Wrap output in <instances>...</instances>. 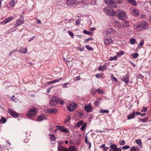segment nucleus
<instances>
[{"instance_id": "nucleus-56", "label": "nucleus", "mask_w": 151, "mask_h": 151, "mask_svg": "<svg viewBox=\"0 0 151 151\" xmlns=\"http://www.w3.org/2000/svg\"><path fill=\"white\" fill-rule=\"evenodd\" d=\"M80 19H78L76 20V23L77 25H78L80 24Z\"/></svg>"}, {"instance_id": "nucleus-39", "label": "nucleus", "mask_w": 151, "mask_h": 151, "mask_svg": "<svg viewBox=\"0 0 151 151\" xmlns=\"http://www.w3.org/2000/svg\"><path fill=\"white\" fill-rule=\"evenodd\" d=\"M99 112L101 113H109V111L108 110H103L102 109H100Z\"/></svg>"}, {"instance_id": "nucleus-13", "label": "nucleus", "mask_w": 151, "mask_h": 151, "mask_svg": "<svg viewBox=\"0 0 151 151\" xmlns=\"http://www.w3.org/2000/svg\"><path fill=\"white\" fill-rule=\"evenodd\" d=\"M83 115V111H76L75 114V116L77 118H79Z\"/></svg>"}, {"instance_id": "nucleus-3", "label": "nucleus", "mask_w": 151, "mask_h": 151, "mask_svg": "<svg viewBox=\"0 0 151 151\" xmlns=\"http://www.w3.org/2000/svg\"><path fill=\"white\" fill-rule=\"evenodd\" d=\"M60 98L56 96H52L50 99L49 104L51 106H54L58 104L59 102Z\"/></svg>"}, {"instance_id": "nucleus-55", "label": "nucleus", "mask_w": 151, "mask_h": 151, "mask_svg": "<svg viewBox=\"0 0 151 151\" xmlns=\"http://www.w3.org/2000/svg\"><path fill=\"white\" fill-rule=\"evenodd\" d=\"M59 103L61 105H63L64 104V101L60 99Z\"/></svg>"}, {"instance_id": "nucleus-17", "label": "nucleus", "mask_w": 151, "mask_h": 151, "mask_svg": "<svg viewBox=\"0 0 151 151\" xmlns=\"http://www.w3.org/2000/svg\"><path fill=\"white\" fill-rule=\"evenodd\" d=\"M47 119V117L45 115H41L38 116L37 119V120L38 121H41L43 120Z\"/></svg>"}, {"instance_id": "nucleus-62", "label": "nucleus", "mask_w": 151, "mask_h": 151, "mask_svg": "<svg viewBox=\"0 0 151 151\" xmlns=\"http://www.w3.org/2000/svg\"><path fill=\"white\" fill-rule=\"evenodd\" d=\"M15 51V50H13L12 51L10 52L8 55V56L9 57H10V56H11L12 55V54L13 53V52Z\"/></svg>"}, {"instance_id": "nucleus-11", "label": "nucleus", "mask_w": 151, "mask_h": 151, "mask_svg": "<svg viewBox=\"0 0 151 151\" xmlns=\"http://www.w3.org/2000/svg\"><path fill=\"white\" fill-rule=\"evenodd\" d=\"M78 2L76 0H66V5L68 6H70L73 4H77Z\"/></svg>"}, {"instance_id": "nucleus-2", "label": "nucleus", "mask_w": 151, "mask_h": 151, "mask_svg": "<svg viewBox=\"0 0 151 151\" xmlns=\"http://www.w3.org/2000/svg\"><path fill=\"white\" fill-rule=\"evenodd\" d=\"M112 16L116 15L119 19H124L126 17L125 12L122 10H118L116 12H112Z\"/></svg>"}, {"instance_id": "nucleus-63", "label": "nucleus", "mask_w": 151, "mask_h": 151, "mask_svg": "<svg viewBox=\"0 0 151 151\" xmlns=\"http://www.w3.org/2000/svg\"><path fill=\"white\" fill-rule=\"evenodd\" d=\"M35 19L38 24H41V23L40 20L36 18Z\"/></svg>"}, {"instance_id": "nucleus-33", "label": "nucleus", "mask_w": 151, "mask_h": 151, "mask_svg": "<svg viewBox=\"0 0 151 151\" xmlns=\"http://www.w3.org/2000/svg\"><path fill=\"white\" fill-rule=\"evenodd\" d=\"M15 5V2L14 0H12L11 1L9 2V5L12 7H13Z\"/></svg>"}, {"instance_id": "nucleus-32", "label": "nucleus", "mask_w": 151, "mask_h": 151, "mask_svg": "<svg viewBox=\"0 0 151 151\" xmlns=\"http://www.w3.org/2000/svg\"><path fill=\"white\" fill-rule=\"evenodd\" d=\"M49 135L50 136V140L51 142L54 141H55V137L54 135L49 134Z\"/></svg>"}, {"instance_id": "nucleus-42", "label": "nucleus", "mask_w": 151, "mask_h": 151, "mask_svg": "<svg viewBox=\"0 0 151 151\" xmlns=\"http://www.w3.org/2000/svg\"><path fill=\"white\" fill-rule=\"evenodd\" d=\"M63 88H68L69 86H68V85H69L68 83H66L63 84Z\"/></svg>"}, {"instance_id": "nucleus-44", "label": "nucleus", "mask_w": 151, "mask_h": 151, "mask_svg": "<svg viewBox=\"0 0 151 151\" xmlns=\"http://www.w3.org/2000/svg\"><path fill=\"white\" fill-rule=\"evenodd\" d=\"M124 54V52H123L122 51H119V52H117L116 53V54L118 56H119V55H123Z\"/></svg>"}, {"instance_id": "nucleus-37", "label": "nucleus", "mask_w": 151, "mask_h": 151, "mask_svg": "<svg viewBox=\"0 0 151 151\" xmlns=\"http://www.w3.org/2000/svg\"><path fill=\"white\" fill-rule=\"evenodd\" d=\"M131 55L135 59L138 57V54L137 53H134L131 54Z\"/></svg>"}, {"instance_id": "nucleus-10", "label": "nucleus", "mask_w": 151, "mask_h": 151, "mask_svg": "<svg viewBox=\"0 0 151 151\" xmlns=\"http://www.w3.org/2000/svg\"><path fill=\"white\" fill-rule=\"evenodd\" d=\"M14 19V17H9L8 18L5 19L3 21L1 22V24L2 25H4Z\"/></svg>"}, {"instance_id": "nucleus-23", "label": "nucleus", "mask_w": 151, "mask_h": 151, "mask_svg": "<svg viewBox=\"0 0 151 151\" xmlns=\"http://www.w3.org/2000/svg\"><path fill=\"white\" fill-rule=\"evenodd\" d=\"M129 26V22L126 21H124L123 24L122 25V26L123 27H128Z\"/></svg>"}, {"instance_id": "nucleus-43", "label": "nucleus", "mask_w": 151, "mask_h": 151, "mask_svg": "<svg viewBox=\"0 0 151 151\" xmlns=\"http://www.w3.org/2000/svg\"><path fill=\"white\" fill-rule=\"evenodd\" d=\"M62 79H63L62 78H59L57 79H55V80H53L54 83H55L57 82H58L59 81H60L62 80Z\"/></svg>"}, {"instance_id": "nucleus-22", "label": "nucleus", "mask_w": 151, "mask_h": 151, "mask_svg": "<svg viewBox=\"0 0 151 151\" xmlns=\"http://www.w3.org/2000/svg\"><path fill=\"white\" fill-rule=\"evenodd\" d=\"M112 42L113 40L110 38L106 39L104 41V44L106 45H107L108 44L111 43Z\"/></svg>"}, {"instance_id": "nucleus-45", "label": "nucleus", "mask_w": 151, "mask_h": 151, "mask_svg": "<svg viewBox=\"0 0 151 151\" xmlns=\"http://www.w3.org/2000/svg\"><path fill=\"white\" fill-rule=\"evenodd\" d=\"M148 119V118L145 117L143 119H140V120L143 122H145L147 121Z\"/></svg>"}, {"instance_id": "nucleus-5", "label": "nucleus", "mask_w": 151, "mask_h": 151, "mask_svg": "<svg viewBox=\"0 0 151 151\" xmlns=\"http://www.w3.org/2000/svg\"><path fill=\"white\" fill-rule=\"evenodd\" d=\"M105 3L108 6L111 7L113 8H116L117 7L116 4L114 1L112 0H104Z\"/></svg>"}, {"instance_id": "nucleus-40", "label": "nucleus", "mask_w": 151, "mask_h": 151, "mask_svg": "<svg viewBox=\"0 0 151 151\" xmlns=\"http://www.w3.org/2000/svg\"><path fill=\"white\" fill-rule=\"evenodd\" d=\"M117 57L116 56H115L114 57H111L109 58V60L110 61L114 60H116L117 59Z\"/></svg>"}, {"instance_id": "nucleus-24", "label": "nucleus", "mask_w": 151, "mask_h": 151, "mask_svg": "<svg viewBox=\"0 0 151 151\" xmlns=\"http://www.w3.org/2000/svg\"><path fill=\"white\" fill-rule=\"evenodd\" d=\"M27 47L24 48L23 47H21L19 50V51L21 53H26L27 52Z\"/></svg>"}, {"instance_id": "nucleus-38", "label": "nucleus", "mask_w": 151, "mask_h": 151, "mask_svg": "<svg viewBox=\"0 0 151 151\" xmlns=\"http://www.w3.org/2000/svg\"><path fill=\"white\" fill-rule=\"evenodd\" d=\"M90 0H82L81 2L82 3H83L84 4H88L90 2L89 1Z\"/></svg>"}, {"instance_id": "nucleus-48", "label": "nucleus", "mask_w": 151, "mask_h": 151, "mask_svg": "<svg viewBox=\"0 0 151 151\" xmlns=\"http://www.w3.org/2000/svg\"><path fill=\"white\" fill-rule=\"evenodd\" d=\"M95 77L97 78H100L101 77L103 78V77L101 75V73H98L97 74L95 75Z\"/></svg>"}, {"instance_id": "nucleus-15", "label": "nucleus", "mask_w": 151, "mask_h": 151, "mask_svg": "<svg viewBox=\"0 0 151 151\" xmlns=\"http://www.w3.org/2000/svg\"><path fill=\"white\" fill-rule=\"evenodd\" d=\"M60 142H58V151H68V148L66 147L60 146Z\"/></svg>"}, {"instance_id": "nucleus-30", "label": "nucleus", "mask_w": 151, "mask_h": 151, "mask_svg": "<svg viewBox=\"0 0 151 151\" xmlns=\"http://www.w3.org/2000/svg\"><path fill=\"white\" fill-rule=\"evenodd\" d=\"M128 2L129 3H131V4L134 6H136L137 5L136 4V1L135 0H127Z\"/></svg>"}, {"instance_id": "nucleus-25", "label": "nucleus", "mask_w": 151, "mask_h": 151, "mask_svg": "<svg viewBox=\"0 0 151 151\" xmlns=\"http://www.w3.org/2000/svg\"><path fill=\"white\" fill-rule=\"evenodd\" d=\"M135 142L138 145L140 148H142V143L141 139H138L135 140Z\"/></svg>"}, {"instance_id": "nucleus-51", "label": "nucleus", "mask_w": 151, "mask_h": 151, "mask_svg": "<svg viewBox=\"0 0 151 151\" xmlns=\"http://www.w3.org/2000/svg\"><path fill=\"white\" fill-rule=\"evenodd\" d=\"M68 33L69 35L71 37H72L73 38L74 37V35L73 33L71 32L70 30H69L68 31Z\"/></svg>"}, {"instance_id": "nucleus-26", "label": "nucleus", "mask_w": 151, "mask_h": 151, "mask_svg": "<svg viewBox=\"0 0 151 151\" xmlns=\"http://www.w3.org/2000/svg\"><path fill=\"white\" fill-rule=\"evenodd\" d=\"M77 149L74 146L71 145L70 146L68 147V150L69 151H77Z\"/></svg>"}, {"instance_id": "nucleus-57", "label": "nucleus", "mask_w": 151, "mask_h": 151, "mask_svg": "<svg viewBox=\"0 0 151 151\" xmlns=\"http://www.w3.org/2000/svg\"><path fill=\"white\" fill-rule=\"evenodd\" d=\"M125 143V141L124 140H122L119 142V144L121 145H123Z\"/></svg>"}, {"instance_id": "nucleus-47", "label": "nucleus", "mask_w": 151, "mask_h": 151, "mask_svg": "<svg viewBox=\"0 0 151 151\" xmlns=\"http://www.w3.org/2000/svg\"><path fill=\"white\" fill-rule=\"evenodd\" d=\"M70 119V115H68L67 116V117L65 119V122H68Z\"/></svg>"}, {"instance_id": "nucleus-34", "label": "nucleus", "mask_w": 151, "mask_h": 151, "mask_svg": "<svg viewBox=\"0 0 151 151\" xmlns=\"http://www.w3.org/2000/svg\"><path fill=\"white\" fill-rule=\"evenodd\" d=\"M96 92H97L99 94H103L104 93V91L100 88H97L96 90V91L94 92V93H95Z\"/></svg>"}, {"instance_id": "nucleus-20", "label": "nucleus", "mask_w": 151, "mask_h": 151, "mask_svg": "<svg viewBox=\"0 0 151 151\" xmlns=\"http://www.w3.org/2000/svg\"><path fill=\"white\" fill-rule=\"evenodd\" d=\"M122 81H124L126 84L129 82V77L127 75H125V76L122 79Z\"/></svg>"}, {"instance_id": "nucleus-50", "label": "nucleus", "mask_w": 151, "mask_h": 151, "mask_svg": "<svg viewBox=\"0 0 151 151\" xmlns=\"http://www.w3.org/2000/svg\"><path fill=\"white\" fill-rule=\"evenodd\" d=\"M86 47L87 49L90 50H93V49L92 47H90L88 45H86Z\"/></svg>"}, {"instance_id": "nucleus-54", "label": "nucleus", "mask_w": 151, "mask_h": 151, "mask_svg": "<svg viewBox=\"0 0 151 151\" xmlns=\"http://www.w3.org/2000/svg\"><path fill=\"white\" fill-rule=\"evenodd\" d=\"M147 107H145L143 108L141 110V111L142 112H145L147 110Z\"/></svg>"}, {"instance_id": "nucleus-8", "label": "nucleus", "mask_w": 151, "mask_h": 151, "mask_svg": "<svg viewBox=\"0 0 151 151\" xmlns=\"http://www.w3.org/2000/svg\"><path fill=\"white\" fill-rule=\"evenodd\" d=\"M84 109L87 112H90L93 111V109L91 104L90 103L84 106Z\"/></svg>"}, {"instance_id": "nucleus-1", "label": "nucleus", "mask_w": 151, "mask_h": 151, "mask_svg": "<svg viewBox=\"0 0 151 151\" xmlns=\"http://www.w3.org/2000/svg\"><path fill=\"white\" fill-rule=\"evenodd\" d=\"M148 25L147 23L145 21L138 22L133 26L134 29L138 31L145 30L148 28Z\"/></svg>"}, {"instance_id": "nucleus-18", "label": "nucleus", "mask_w": 151, "mask_h": 151, "mask_svg": "<svg viewBox=\"0 0 151 151\" xmlns=\"http://www.w3.org/2000/svg\"><path fill=\"white\" fill-rule=\"evenodd\" d=\"M110 149L109 151H115L116 149H117V145L114 144L111 145L110 146Z\"/></svg>"}, {"instance_id": "nucleus-27", "label": "nucleus", "mask_w": 151, "mask_h": 151, "mask_svg": "<svg viewBox=\"0 0 151 151\" xmlns=\"http://www.w3.org/2000/svg\"><path fill=\"white\" fill-rule=\"evenodd\" d=\"M85 143L89 145V148L90 149L91 146V143L90 142L88 139L87 136L86 135L85 136Z\"/></svg>"}, {"instance_id": "nucleus-58", "label": "nucleus", "mask_w": 151, "mask_h": 151, "mask_svg": "<svg viewBox=\"0 0 151 151\" xmlns=\"http://www.w3.org/2000/svg\"><path fill=\"white\" fill-rule=\"evenodd\" d=\"M35 36H32L28 40V42H30L32 40L35 38Z\"/></svg>"}, {"instance_id": "nucleus-31", "label": "nucleus", "mask_w": 151, "mask_h": 151, "mask_svg": "<svg viewBox=\"0 0 151 151\" xmlns=\"http://www.w3.org/2000/svg\"><path fill=\"white\" fill-rule=\"evenodd\" d=\"M102 100L101 98H99L97 99L95 102V105L98 106V105L100 103V101Z\"/></svg>"}, {"instance_id": "nucleus-59", "label": "nucleus", "mask_w": 151, "mask_h": 151, "mask_svg": "<svg viewBox=\"0 0 151 151\" xmlns=\"http://www.w3.org/2000/svg\"><path fill=\"white\" fill-rule=\"evenodd\" d=\"M130 147V146L129 145H126L122 147V149H128Z\"/></svg>"}, {"instance_id": "nucleus-21", "label": "nucleus", "mask_w": 151, "mask_h": 151, "mask_svg": "<svg viewBox=\"0 0 151 151\" xmlns=\"http://www.w3.org/2000/svg\"><path fill=\"white\" fill-rule=\"evenodd\" d=\"M107 68V65L104 64L102 66H99L98 70L99 71H104Z\"/></svg>"}, {"instance_id": "nucleus-7", "label": "nucleus", "mask_w": 151, "mask_h": 151, "mask_svg": "<svg viewBox=\"0 0 151 151\" xmlns=\"http://www.w3.org/2000/svg\"><path fill=\"white\" fill-rule=\"evenodd\" d=\"M77 107L76 103H70L67 107V109L70 111H74Z\"/></svg>"}, {"instance_id": "nucleus-46", "label": "nucleus", "mask_w": 151, "mask_h": 151, "mask_svg": "<svg viewBox=\"0 0 151 151\" xmlns=\"http://www.w3.org/2000/svg\"><path fill=\"white\" fill-rule=\"evenodd\" d=\"M54 86H52L48 88L47 89L46 93H49L50 92L52 88H54Z\"/></svg>"}, {"instance_id": "nucleus-53", "label": "nucleus", "mask_w": 151, "mask_h": 151, "mask_svg": "<svg viewBox=\"0 0 151 151\" xmlns=\"http://www.w3.org/2000/svg\"><path fill=\"white\" fill-rule=\"evenodd\" d=\"M131 151H139V150H137L134 147H132L130 149Z\"/></svg>"}, {"instance_id": "nucleus-29", "label": "nucleus", "mask_w": 151, "mask_h": 151, "mask_svg": "<svg viewBox=\"0 0 151 151\" xmlns=\"http://www.w3.org/2000/svg\"><path fill=\"white\" fill-rule=\"evenodd\" d=\"M104 11L107 14H108L109 15H112V14H113L112 12H114V11L113 9H112V13H111V12L109 10V9H104Z\"/></svg>"}, {"instance_id": "nucleus-6", "label": "nucleus", "mask_w": 151, "mask_h": 151, "mask_svg": "<svg viewBox=\"0 0 151 151\" xmlns=\"http://www.w3.org/2000/svg\"><path fill=\"white\" fill-rule=\"evenodd\" d=\"M36 114V111L35 109H30L27 111V115L28 117L30 118L35 116Z\"/></svg>"}, {"instance_id": "nucleus-12", "label": "nucleus", "mask_w": 151, "mask_h": 151, "mask_svg": "<svg viewBox=\"0 0 151 151\" xmlns=\"http://www.w3.org/2000/svg\"><path fill=\"white\" fill-rule=\"evenodd\" d=\"M8 112L12 116L14 117L19 116V114L11 109L8 110Z\"/></svg>"}, {"instance_id": "nucleus-52", "label": "nucleus", "mask_w": 151, "mask_h": 151, "mask_svg": "<svg viewBox=\"0 0 151 151\" xmlns=\"http://www.w3.org/2000/svg\"><path fill=\"white\" fill-rule=\"evenodd\" d=\"M144 43V41L143 40H141L139 42L138 45V47L142 46L143 45Z\"/></svg>"}, {"instance_id": "nucleus-28", "label": "nucleus", "mask_w": 151, "mask_h": 151, "mask_svg": "<svg viewBox=\"0 0 151 151\" xmlns=\"http://www.w3.org/2000/svg\"><path fill=\"white\" fill-rule=\"evenodd\" d=\"M83 121L82 120H80L75 125V126L76 127H79L83 124Z\"/></svg>"}, {"instance_id": "nucleus-60", "label": "nucleus", "mask_w": 151, "mask_h": 151, "mask_svg": "<svg viewBox=\"0 0 151 151\" xmlns=\"http://www.w3.org/2000/svg\"><path fill=\"white\" fill-rule=\"evenodd\" d=\"M16 30V29H14L13 28L10 29L9 30V32H12L15 31Z\"/></svg>"}, {"instance_id": "nucleus-4", "label": "nucleus", "mask_w": 151, "mask_h": 151, "mask_svg": "<svg viewBox=\"0 0 151 151\" xmlns=\"http://www.w3.org/2000/svg\"><path fill=\"white\" fill-rule=\"evenodd\" d=\"M24 20L23 16L21 15L19 19H17L16 21V23L14 24V27L15 28L19 25L24 24Z\"/></svg>"}, {"instance_id": "nucleus-36", "label": "nucleus", "mask_w": 151, "mask_h": 151, "mask_svg": "<svg viewBox=\"0 0 151 151\" xmlns=\"http://www.w3.org/2000/svg\"><path fill=\"white\" fill-rule=\"evenodd\" d=\"M130 43L132 45H134L136 42V40L134 38H131L129 40Z\"/></svg>"}, {"instance_id": "nucleus-49", "label": "nucleus", "mask_w": 151, "mask_h": 151, "mask_svg": "<svg viewBox=\"0 0 151 151\" xmlns=\"http://www.w3.org/2000/svg\"><path fill=\"white\" fill-rule=\"evenodd\" d=\"M111 78L113 79V80L115 82H117L118 81L117 79L112 74H111Z\"/></svg>"}, {"instance_id": "nucleus-14", "label": "nucleus", "mask_w": 151, "mask_h": 151, "mask_svg": "<svg viewBox=\"0 0 151 151\" xmlns=\"http://www.w3.org/2000/svg\"><path fill=\"white\" fill-rule=\"evenodd\" d=\"M131 13L133 16H138L139 15V11L135 8L132 9H131Z\"/></svg>"}, {"instance_id": "nucleus-9", "label": "nucleus", "mask_w": 151, "mask_h": 151, "mask_svg": "<svg viewBox=\"0 0 151 151\" xmlns=\"http://www.w3.org/2000/svg\"><path fill=\"white\" fill-rule=\"evenodd\" d=\"M56 128L57 129L59 130L62 132L67 133H69L68 130L67 129L63 127L60 126H56Z\"/></svg>"}, {"instance_id": "nucleus-64", "label": "nucleus", "mask_w": 151, "mask_h": 151, "mask_svg": "<svg viewBox=\"0 0 151 151\" xmlns=\"http://www.w3.org/2000/svg\"><path fill=\"white\" fill-rule=\"evenodd\" d=\"M140 17L141 18H143V19H145V14H142L141 15Z\"/></svg>"}, {"instance_id": "nucleus-16", "label": "nucleus", "mask_w": 151, "mask_h": 151, "mask_svg": "<svg viewBox=\"0 0 151 151\" xmlns=\"http://www.w3.org/2000/svg\"><path fill=\"white\" fill-rule=\"evenodd\" d=\"M47 112L49 113L55 114L57 112V110L56 109H47Z\"/></svg>"}, {"instance_id": "nucleus-35", "label": "nucleus", "mask_w": 151, "mask_h": 151, "mask_svg": "<svg viewBox=\"0 0 151 151\" xmlns=\"http://www.w3.org/2000/svg\"><path fill=\"white\" fill-rule=\"evenodd\" d=\"M6 121V119L3 117H2L1 119L0 120V123L1 124H4L5 123Z\"/></svg>"}, {"instance_id": "nucleus-19", "label": "nucleus", "mask_w": 151, "mask_h": 151, "mask_svg": "<svg viewBox=\"0 0 151 151\" xmlns=\"http://www.w3.org/2000/svg\"><path fill=\"white\" fill-rule=\"evenodd\" d=\"M135 114L134 111H133L132 114H129L127 117V119L130 120L133 119L135 117Z\"/></svg>"}, {"instance_id": "nucleus-61", "label": "nucleus", "mask_w": 151, "mask_h": 151, "mask_svg": "<svg viewBox=\"0 0 151 151\" xmlns=\"http://www.w3.org/2000/svg\"><path fill=\"white\" fill-rule=\"evenodd\" d=\"M112 32V31L111 30L109 29V30H108L106 31V34L107 35H109Z\"/></svg>"}, {"instance_id": "nucleus-41", "label": "nucleus", "mask_w": 151, "mask_h": 151, "mask_svg": "<svg viewBox=\"0 0 151 151\" xmlns=\"http://www.w3.org/2000/svg\"><path fill=\"white\" fill-rule=\"evenodd\" d=\"M86 123H84L83 124V125L81 127V130L82 131H83L86 128Z\"/></svg>"}]
</instances>
